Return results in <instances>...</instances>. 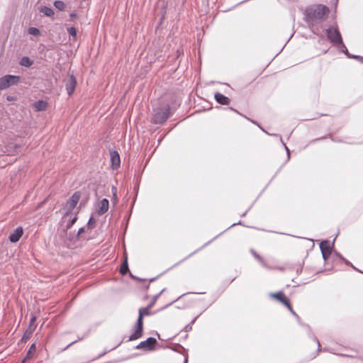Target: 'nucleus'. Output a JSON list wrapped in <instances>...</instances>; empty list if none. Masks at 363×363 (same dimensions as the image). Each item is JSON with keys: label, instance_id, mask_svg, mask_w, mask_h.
<instances>
[{"label": "nucleus", "instance_id": "obj_1", "mask_svg": "<svg viewBox=\"0 0 363 363\" xmlns=\"http://www.w3.org/2000/svg\"><path fill=\"white\" fill-rule=\"evenodd\" d=\"M328 9L324 5H316L306 9L304 20L310 26L322 22L327 13Z\"/></svg>", "mask_w": 363, "mask_h": 363}, {"label": "nucleus", "instance_id": "obj_2", "mask_svg": "<svg viewBox=\"0 0 363 363\" xmlns=\"http://www.w3.org/2000/svg\"><path fill=\"white\" fill-rule=\"evenodd\" d=\"M19 76L6 74L0 78V90L8 89L11 86L16 85L20 82Z\"/></svg>", "mask_w": 363, "mask_h": 363}, {"label": "nucleus", "instance_id": "obj_3", "mask_svg": "<svg viewBox=\"0 0 363 363\" xmlns=\"http://www.w3.org/2000/svg\"><path fill=\"white\" fill-rule=\"evenodd\" d=\"M81 198V194L79 191H76L73 194L70 199L66 202L65 206V213L63 218H66L76 207L79 199Z\"/></svg>", "mask_w": 363, "mask_h": 363}, {"label": "nucleus", "instance_id": "obj_4", "mask_svg": "<svg viewBox=\"0 0 363 363\" xmlns=\"http://www.w3.org/2000/svg\"><path fill=\"white\" fill-rule=\"evenodd\" d=\"M328 40L335 45L342 44V39L337 28H329L326 30Z\"/></svg>", "mask_w": 363, "mask_h": 363}, {"label": "nucleus", "instance_id": "obj_5", "mask_svg": "<svg viewBox=\"0 0 363 363\" xmlns=\"http://www.w3.org/2000/svg\"><path fill=\"white\" fill-rule=\"evenodd\" d=\"M169 108H166L164 109H160L157 111L152 117V122L154 123L160 124L164 123L169 116Z\"/></svg>", "mask_w": 363, "mask_h": 363}, {"label": "nucleus", "instance_id": "obj_6", "mask_svg": "<svg viewBox=\"0 0 363 363\" xmlns=\"http://www.w3.org/2000/svg\"><path fill=\"white\" fill-rule=\"evenodd\" d=\"M133 330V333L129 337V341L137 340L142 337L143 333V320H142L140 318H138Z\"/></svg>", "mask_w": 363, "mask_h": 363}, {"label": "nucleus", "instance_id": "obj_7", "mask_svg": "<svg viewBox=\"0 0 363 363\" xmlns=\"http://www.w3.org/2000/svg\"><path fill=\"white\" fill-rule=\"evenodd\" d=\"M157 344V340L154 337H148L146 340L140 342L136 349L143 350H152Z\"/></svg>", "mask_w": 363, "mask_h": 363}, {"label": "nucleus", "instance_id": "obj_8", "mask_svg": "<svg viewBox=\"0 0 363 363\" xmlns=\"http://www.w3.org/2000/svg\"><path fill=\"white\" fill-rule=\"evenodd\" d=\"M270 296L274 298L283 303L289 311H292V307L289 302V300L285 296L282 291H279L275 294H271Z\"/></svg>", "mask_w": 363, "mask_h": 363}, {"label": "nucleus", "instance_id": "obj_9", "mask_svg": "<svg viewBox=\"0 0 363 363\" xmlns=\"http://www.w3.org/2000/svg\"><path fill=\"white\" fill-rule=\"evenodd\" d=\"M77 85V81L73 75H71L65 81V87L68 95L70 96L74 91Z\"/></svg>", "mask_w": 363, "mask_h": 363}, {"label": "nucleus", "instance_id": "obj_10", "mask_svg": "<svg viewBox=\"0 0 363 363\" xmlns=\"http://www.w3.org/2000/svg\"><path fill=\"white\" fill-rule=\"evenodd\" d=\"M320 249L323 255V257L325 260L328 259L331 254V248L330 246V242L328 240L322 241L320 243Z\"/></svg>", "mask_w": 363, "mask_h": 363}, {"label": "nucleus", "instance_id": "obj_11", "mask_svg": "<svg viewBox=\"0 0 363 363\" xmlns=\"http://www.w3.org/2000/svg\"><path fill=\"white\" fill-rule=\"evenodd\" d=\"M35 320H36L35 316H33L30 318V324L28 325V329L26 330V332L23 336V338H22L23 340L29 338L30 337V335H32V333H33V331L35 330V328H36V325H35Z\"/></svg>", "mask_w": 363, "mask_h": 363}, {"label": "nucleus", "instance_id": "obj_12", "mask_svg": "<svg viewBox=\"0 0 363 363\" xmlns=\"http://www.w3.org/2000/svg\"><path fill=\"white\" fill-rule=\"evenodd\" d=\"M109 201L107 199H103L98 205L97 213L99 215H103L108 210Z\"/></svg>", "mask_w": 363, "mask_h": 363}, {"label": "nucleus", "instance_id": "obj_13", "mask_svg": "<svg viewBox=\"0 0 363 363\" xmlns=\"http://www.w3.org/2000/svg\"><path fill=\"white\" fill-rule=\"evenodd\" d=\"M23 230L21 227H18L17 228H16V230L12 233H11V235H9V240L11 242H16L17 241L19 240V239L21 238V236L23 235Z\"/></svg>", "mask_w": 363, "mask_h": 363}, {"label": "nucleus", "instance_id": "obj_14", "mask_svg": "<svg viewBox=\"0 0 363 363\" xmlns=\"http://www.w3.org/2000/svg\"><path fill=\"white\" fill-rule=\"evenodd\" d=\"M111 162L112 168L113 169H116L120 167L121 160H120V156H119V154L118 153V152H116V151L111 152Z\"/></svg>", "mask_w": 363, "mask_h": 363}, {"label": "nucleus", "instance_id": "obj_15", "mask_svg": "<svg viewBox=\"0 0 363 363\" xmlns=\"http://www.w3.org/2000/svg\"><path fill=\"white\" fill-rule=\"evenodd\" d=\"M214 97L216 101L220 104L228 105L230 104V99L219 92L216 93Z\"/></svg>", "mask_w": 363, "mask_h": 363}, {"label": "nucleus", "instance_id": "obj_16", "mask_svg": "<svg viewBox=\"0 0 363 363\" xmlns=\"http://www.w3.org/2000/svg\"><path fill=\"white\" fill-rule=\"evenodd\" d=\"M152 308V305H148L147 307L140 308L138 311V318L142 320L144 316H147L150 315V310Z\"/></svg>", "mask_w": 363, "mask_h": 363}, {"label": "nucleus", "instance_id": "obj_17", "mask_svg": "<svg viewBox=\"0 0 363 363\" xmlns=\"http://www.w3.org/2000/svg\"><path fill=\"white\" fill-rule=\"evenodd\" d=\"M34 108L38 111H43L47 108L48 104L45 101L39 100L34 104Z\"/></svg>", "mask_w": 363, "mask_h": 363}, {"label": "nucleus", "instance_id": "obj_18", "mask_svg": "<svg viewBox=\"0 0 363 363\" xmlns=\"http://www.w3.org/2000/svg\"><path fill=\"white\" fill-rule=\"evenodd\" d=\"M40 12L43 13L45 16L48 17H51L54 15L53 10L48 6H41L39 9Z\"/></svg>", "mask_w": 363, "mask_h": 363}, {"label": "nucleus", "instance_id": "obj_19", "mask_svg": "<svg viewBox=\"0 0 363 363\" xmlns=\"http://www.w3.org/2000/svg\"><path fill=\"white\" fill-rule=\"evenodd\" d=\"M33 63V62L28 57H23L20 61V65L26 67H30Z\"/></svg>", "mask_w": 363, "mask_h": 363}, {"label": "nucleus", "instance_id": "obj_20", "mask_svg": "<svg viewBox=\"0 0 363 363\" xmlns=\"http://www.w3.org/2000/svg\"><path fill=\"white\" fill-rule=\"evenodd\" d=\"M340 45H341L342 46V48H344V50H342V52H343L344 53H345V54H346L349 57H352V58L358 59L361 62H362V63H363V57L358 56V55H351L349 53V52H348V50H347V48L345 47V45L343 43H342V44H340Z\"/></svg>", "mask_w": 363, "mask_h": 363}, {"label": "nucleus", "instance_id": "obj_21", "mask_svg": "<svg viewBox=\"0 0 363 363\" xmlns=\"http://www.w3.org/2000/svg\"><path fill=\"white\" fill-rule=\"evenodd\" d=\"M251 253L253 255L255 259L260 263L261 265H262L264 267H267L265 261L261 256H259L256 252L253 250H251Z\"/></svg>", "mask_w": 363, "mask_h": 363}, {"label": "nucleus", "instance_id": "obj_22", "mask_svg": "<svg viewBox=\"0 0 363 363\" xmlns=\"http://www.w3.org/2000/svg\"><path fill=\"white\" fill-rule=\"evenodd\" d=\"M128 272V265L127 258H125L124 262L122 264V265L121 267L120 272L121 274L124 275Z\"/></svg>", "mask_w": 363, "mask_h": 363}, {"label": "nucleus", "instance_id": "obj_23", "mask_svg": "<svg viewBox=\"0 0 363 363\" xmlns=\"http://www.w3.org/2000/svg\"><path fill=\"white\" fill-rule=\"evenodd\" d=\"M55 7L59 11H64L65 9V4L63 1L57 0L54 2Z\"/></svg>", "mask_w": 363, "mask_h": 363}, {"label": "nucleus", "instance_id": "obj_24", "mask_svg": "<svg viewBox=\"0 0 363 363\" xmlns=\"http://www.w3.org/2000/svg\"><path fill=\"white\" fill-rule=\"evenodd\" d=\"M28 32L30 35H35V36L40 35L39 29L37 28H35V27L29 28L28 30Z\"/></svg>", "mask_w": 363, "mask_h": 363}, {"label": "nucleus", "instance_id": "obj_25", "mask_svg": "<svg viewBox=\"0 0 363 363\" xmlns=\"http://www.w3.org/2000/svg\"><path fill=\"white\" fill-rule=\"evenodd\" d=\"M96 223V220L93 217H91L88 221L87 225L89 229H92Z\"/></svg>", "mask_w": 363, "mask_h": 363}, {"label": "nucleus", "instance_id": "obj_26", "mask_svg": "<svg viewBox=\"0 0 363 363\" xmlns=\"http://www.w3.org/2000/svg\"><path fill=\"white\" fill-rule=\"evenodd\" d=\"M67 32L68 33L73 36V37H76L77 36V29L74 28V27H70L67 29Z\"/></svg>", "mask_w": 363, "mask_h": 363}, {"label": "nucleus", "instance_id": "obj_27", "mask_svg": "<svg viewBox=\"0 0 363 363\" xmlns=\"http://www.w3.org/2000/svg\"><path fill=\"white\" fill-rule=\"evenodd\" d=\"M77 216H75L72 219H71L67 224L66 225V228L67 229H69L74 224V223L77 221Z\"/></svg>", "mask_w": 363, "mask_h": 363}, {"label": "nucleus", "instance_id": "obj_28", "mask_svg": "<svg viewBox=\"0 0 363 363\" xmlns=\"http://www.w3.org/2000/svg\"><path fill=\"white\" fill-rule=\"evenodd\" d=\"M84 232V228H79V230H78V233H77V235H76V237H77V238H82V233H83Z\"/></svg>", "mask_w": 363, "mask_h": 363}, {"label": "nucleus", "instance_id": "obj_29", "mask_svg": "<svg viewBox=\"0 0 363 363\" xmlns=\"http://www.w3.org/2000/svg\"><path fill=\"white\" fill-rule=\"evenodd\" d=\"M35 344H33V345L30 346V349H29V350H28V353H27V356H26V357H28L30 355V354L33 351H35Z\"/></svg>", "mask_w": 363, "mask_h": 363}, {"label": "nucleus", "instance_id": "obj_30", "mask_svg": "<svg viewBox=\"0 0 363 363\" xmlns=\"http://www.w3.org/2000/svg\"><path fill=\"white\" fill-rule=\"evenodd\" d=\"M340 259H342L346 263V264H347V265L352 264L349 261L346 260L345 258L340 257Z\"/></svg>", "mask_w": 363, "mask_h": 363}, {"label": "nucleus", "instance_id": "obj_31", "mask_svg": "<svg viewBox=\"0 0 363 363\" xmlns=\"http://www.w3.org/2000/svg\"><path fill=\"white\" fill-rule=\"evenodd\" d=\"M163 291H164V289H163V290H162V291H160L157 295H156V296H155V298H154V300H153V301H155L157 300V298L160 296V295L163 292Z\"/></svg>", "mask_w": 363, "mask_h": 363}, {"label": "nucleus", "instance_id": "obj_32", "mask_svg": "<svg viewBox=\"0 0 363 363\" xmlns=\"http://www.w3.org/2000/svg\"><path fill=\"white\" fill-rule=\"evenodd\" d=\"M185 330H186V331H189V330H191V325L190 324L186 325L185 327Z\"/></svg>", "mask_w": 363, "mask_h": 363}, {"label": "nucleus", "instance_id": "obj_33", "mask_svg": "<svg viewBox=\"0 0 363 363\" xmlns=\"http://www.w3.org/2000/svg\"><path fill=\"white\" fill-rule=\"evenodd\" d=\"M290 312L294 315L296 316V318H298V315L294 311V310L292 309V311H290Z\"/></svg>", "mask_w": 363, "mask_h": 363}, {"label": "nucleus", "instance_id": "obj_34", "mask_svg": "<svg viewBox=\"0 0 363 363\" xmlns=\"http://www.w3.org/2000/svg\"><path fill=\"white\" fill-rule=\"evenodd\" d=\"M290 312L294 315L296 316V318H298V315L294 311V310L292 309V311H290Z\"/></svg>", "mask_w": 363, "mask_h": 363}, {"label": "nucleus", "instance_id": "obj_35", "mask_svg": "<svg viewBox=\"0 0 363 363\" xmlns=\"http://www.w3.org/2000/svg\"><path fill=\"white\" fill-rule=\"evenodd\" d=\"M315 342H317V344H318V349H319V348H320V342H319V340H318L316 337H315Z\"/></svg>", "mask_w": 363, "mask_h": 363}, {"label": "nucleus", "instance_id": "obj_36", "mask_svg": "<svg viewBox=\"0 0 363 363\" xmlns=\"http://www.w3.org/2000/svg\"><path fill=\"white\" fill-rule=\"evenodd\" d=\"M112 190L113 191V196L116 197V189L115 187H113Z\"/></svg>", "mask_w": 363, "mask_h": 363}, {"label": "nucleus", "instance_id": "obj_37", "mask_svg": "<svg viewBox=\"0 0 363 363\" xmlns=\"http://www.w3.org/2000/svg\"><path fill=\"white\" fill-rule=\"evenodd\" d=\"M284 147H285L286 151H287L288 155H289V150L285 144H284Z\"/></svg>", "mask_w": 363, "mask_h": 363}, {"label": "nucleus", "instance_id": "obj_38", "mask_svg": "<svg viewBox=\"0 0 363 363\" xmlns=\"http://www.w3.org/2000/svg\"><path fill=\"white\" fill-rule=\"evenodd\" d=\"M155 301H152L149 305H152V307L153 306V305L155 304Z\"/></svg>", "mask_w": 363, "mask_h": 363}, {"label": "nucleus", "instance_id": "obj_39", "mask_svg": "<svg viewBox=\"0 0 363 363\" xmlns=\"http://www.w3.org/2000/svg\"><path fill=\"white\" fill-rule=\"evenodd\" d=\"M75 342H77V341H74V342H71L67 347H69L70 345L74 344Z\"/></svg>", "mask_w": 363, "mask_h": 363}, {"label": "nucleus", "instance_id": "obj_40", "mask_svg": "<svg viewBox=\"0 0 363 363\" xmlns=\"http://www.w3.org/2000/svg\"><path fill=\"white\" fill-rule=\"evenodd\" d=\"M187 362H188V359H187V358H185L184 363H187Z\"/></svg>", "mask_w": 363, "mask_h": 363}, {"label": "nucleus", "instance_id": "obj_41", "mask_svg": "<svg viewBox=\"0 0 363 363\" xmlns=\"http://www.w3.org/2000/svg\"><path fill=\"white\" fill-rule=\"evenodd\" d=\"M7 99H8L9 101H11V100H12V99H11V97H8V98H7Z\"/></svg>", "mask_w": 363, "mask_h": 363}, {"label": "nucleus", "instance_id": "obj_42", "mask_svg": "<svg viewBox=\"0 0 363 363\" xmlns=\"http://www.w3.org/2000/svg\"><path fill=\"white\" fill-rule=\"evenodd\" d=\"M76 16V15H75L74 13L71 14V16H72V17H74V16Z\"/></svg>", "mask_w": 363, "mask_h": 363}, {"label": "nucleus", "instance_id": "obj_43", "mask_svg": "<svg viewBox=\"0 0 363 363\" xmlns=\"http://www.w3.org/2000/svg\"><path fill=\"white\" fill-rule=\"evenodd\" d=\"M194 321H195V319H194V320L191 321V324H193V323H194Z\"/></svg>", "mask_w": 363, "mask_h": 363}, {"label": "nucleus", "instance_id": "obj_44", "mask_svg": "<svg viewBox=\"0 0 363 363\" xmlns=\"http://www.w3.org/2000/svg\"><path fill=\"white\" fill-rule=\"evenodd\" d=\"M351 266L354 269V270H357V268H355L352 264Z\"/></svg>", "mask_w": 363, "mask_h": 363}, {"label": "nucleus", "instance_id": "obj_45", "mask_svg": "<svg viewBox=\"0 0 363 363\" xmlns=\"http://www.w3.org/2000/svg\"><path fill=\"white\" fill-rule=\"evenodd\" d=\"M26 362V358L22 361V363H24Z\"/></svg>", "mask_w": 363, "mask_h": 363}]
</instances>
